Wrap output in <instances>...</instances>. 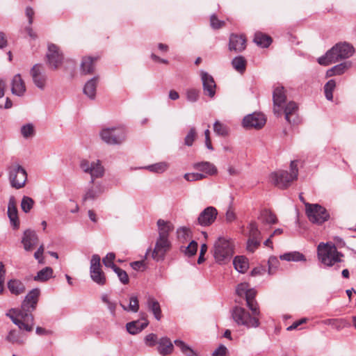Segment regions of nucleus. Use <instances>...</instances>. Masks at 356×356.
<instances>
[{
    "instance_id": "obj_1",
    "label": "nucleus",
    "mask_w": 356,
    "mask_h": 356,
    "mask_svg": "<svg viewBox=\"0 0 356 356\" xmlns=\"http://www.w3.org/2000/svg\"><path fill=\"white\" fill-rule=\"evenodd\" d=\"M40 290L38 288L31 290L23 300L20 309H11L6 315L21 330L31 332L34 325L32 312L35 310Z\"/></svg>"
},
{
    "instance_id": "obj_2",
    "label": "nucleus",
    "mask_w": 356,
    "mask_h": 356,
    "mask_svg": "<svg viewBox=\"0 0 356 356\" xmlns=\"http://www.w3.org/2000/svg\"><path fill=\"white\" fill-rule=\"evenodd\" d=\"M355 49L348 42H339L328 50L324 56L318 58V63L321 65H328L341 60L351 57Z\"/></svg>"
},
{
    "instance_id": "obj_3",
    "label": "nucleus",
    "mask_w": 356,
    "mask_h": 356,
    "mask_svg": "<svg viewBox=\"0 0 356 356\" xmlns=\"http://www.w3.org/2000/svg\"><path fill=\"white\" fill-rule=\"evenodd\" d=\"M212 252L218 264H225L234 254V243L230 238L220 236L213 244Z\"/></svg>"
},
{
    "instance_id": "obj_4",
    "label": "nucleus",
    "mask_w": 356,
    "mask_h": 356,
    "mask_svg": "<svg viewBox=\"0 0 356 356\" xmlns=\"http://www.w3.org/2000/svg\"><path fill=\"white\" fill-rule=\"evenodd\" d=\"M318 260L325 266L331 267L340 263L343 254L337 250V247L332 243H320L317 247Z\"/></svg>"
},
{
    "instance_id": "obj_5",
    "label": "nucleus",
    "mask_w": 356,
    "mask_h": 356,
    "mask_svg": "<svg viewBox=\"0 0 356 356\" xmlns=\"http://www.w3.org/2000/svg\"><path fill=\"white\" fill-rule=\"evenodd\" d=\"M298 173L296 161H292L290 164V172L285 170H278L272 172L270 175V180L279 188L285 189L293 181L297 179Z\"/></svg>"
},
{
    "instance_id": "obj_6",
    "label": "nucleus",
    "mask_w": 356,
    "mask_h": 356,
    "mask_svg": "<svg viewBox=\"0 0 356 356\" xmlns=\"http://www.w3.org/2000/svg\"><path fill=\"white\" fill-rule=\"evenodd\" d=\"M232 316L238 325H242L248 329L258 327L260 325V314H251L243 307L236 306L232 311Z\"/></svg>"
},
{
    "instance_id": "obj_7",
    "label": "nucleus",
    "mask_w": 356,
    "mask_h": 356,
    "mask_svg": "<svg viewBox=\"0 0 356 356\" xmlns=\"http://www.w3.org/2000/svg\"><path fill=\"white\" fill-rule=\"evenodd\" d=\"M305 213L310 222L321 225L328 220L330 215L325 208L318 204L305 203Z\"/></svg>"
},
{
    "instance_id": "obj_8",
    "label": "nucleus",
    "mask_w": 356,
    "mask_h": 356,
    "mask_svg": "<svg viewBox=\"0 0 356 356\" xmlns=\"http://www.w3.org/2000/svg\"><path fill=\"white\" fill-rule=\"evenodd\" d=\"M100 136L103 141L110 145H118L125 139V132L122 128L112 127L105 128L100 132Z\"/></svg>"
},
{
    "instance_id": "obj_9",
    "label": "nucleus",
    "mask_w": 356,
    "mask_h": 356,
    "mask_svg": "<svg viewBox=\"0 0 356 356\" xmlns=\"http://www.w3.org/2000/svg\"><path fill=\"white\" fill-rule=\"evenodd\" d=\"M8 177L11 186L15 189H20L25 186L27 174L21 165H13L9 168Z\"/></svg>"
},
{
    "instance_id": "obj_10",
    "label": "nucleus",
    "mask_w": 356,
    "mask_h": 356,
    "mask_svg": "<svg viewBox=\"0 0 356 356\" xmlns=\"http://www.w3.org/2000/svg\"><path fill=\"white\" fill-rule=\"evenodd\" d=\"M101 259L98 254H93L90 259V275L92 280L99 286L106 283V277L101 268Z\"/></svg>"
},
{
    "instance_id": "obj_11",
    "label": "nucleus",
    "mask_w": 356,
    "mask_h": 356,
    "mask_svg": "<svg viewBox=\"0 0 356 356\" xmlns=\"http://www.w3.org/2000/svg\"><path fill=\"white\" fill-rule=\"evenodd\" d=\"M80 168L83 172L91 175V183L94 182L95 179L104 175V170L99 161L90 162L88 160H82Z\"/></svg>"
},
{
    "instance_id": "obj_12",
    "label": "nucleus",
    "mask_w": 356,
    "mask_h": 356,
    "mask_svg": "<svg viewBox=\"0 0 356 356\" xmlns=\"http://www.w3.org/2000/svg\"><path fill=\"white\" fill-rule=\"evenodd\" d=\"M46 57L47 65L53 70L58 69L63 60V56L59 48L54 44L48 45Z\"/></svg>"
},
{
    "instance_id": "obj_13",
    "label": "nucleus",
    "mask_w": 356,
    "mask_h": 356,
    "mask_svg": "<svg viewBox=\"0 0 356 356\" xmlns=\"http://www.w3.org/2000/svg\"><path fill=\"white\" fill-rule=\"evenodd\" d=\"M217 215L218 211L215 207H208L199 214L196 224L202 227L210 226L215 222Z\"/></svg>"
},
{
    "instance_id": "obj_14",
    "label": "nucleus",
    "mask_w": 356,
    "mask_h": 356,
    "mask_svg": "<svg viewBox=\"0 0 356 356\" xmlns=\"http://www.w3.org/2000/svg\"><path fill=\"white\" fill-rule=\"evenodd\" d=\"M170 242L168 239L157 238L155 247L152 252V257L156 261H163L166 252L170 250Z\"/></svg>"
},
{
    "instance_id": "obj_15",
    "label": "nucleus",
    "mask_w": 356,
    "mask_h": 356,
    "mask_svg": "<svg viewBox=\"0 0 356 356\" xmlns=\"http://www.w3.org/2000/svg\"><path fill=\"white\" fill-rule=\"evenodd\" d=\"M266 123V118L264 114L254 113L246 115L243 120V127L245 128L261 129Z\"/></svg>"
},
{
    "instance_id": "obj_16",
    "label": "nucleus",
    "mask_w": 356,
    "mask_h": 356,
    "mask_svg": "<svg viewBox=\"0 0 356 356\" xmlns=\"http://www.w3.org/2000/svg\"><path fill=\"white\" fill-rule=\"evenodd\" d=\"M33 81L36 87L40 90H44L47 82V76L43 72L41 65L35 64L30 71Z\"/></svg>"
},
{
    "instance_id": "obj_17",
    "label": "nucleus",
    "mask_w": 356,
    "mask_h": 356,
    "mask_svg": "<svg viewBox=\"0 0 356 356\" xmlns=\"http://www.w3.org/2000/svg\"><path fill=\"white\" fill-rule=\"evenodd\" d=\"M7 214L13 228L14 229H17L19 227V220L18 217L17 202L14 196H10L9 198Z\"/></svg>"
},
{
    "instance_id": "obj_18",
    "label": "nucleus",
    "mask_w": 356,
    "mask_h": 356,
    "mask_svg": "<svg viewBox=\"0 0 356 356\" xmlns=\"http://www.w3.org/2000/svg\"><path fill=\"white\" fill-rule=\"evenodd\" d=\"M246 48V38L243 35L232 33L229 40V50L239 53Z\"/></svg>"
},
{
    "instance_id": "obj_19",
    "label": "nucleus",
    "mask_w": 356,
    "mask_h": 356,
    "mask_svg": "<svg viewBox=\"0 0 356 356\" xmlns=\"http://www.w3.org/2000/svg\"><path fill=\"white\" fill-rule=\"evenodd\" d=\"M201 79L202 81L204 93L210 97H213L216 94V85L213 76L207 72L202 71Z\"/></svg>"
},
{
    "instance_id": "obj_20",
    "label": "nucleus",
    "mask_w": 356,
    "mask_h": 356,
    "mask_svg": "<svg viewBox=\"0 0 356 356\" xmlns=\"http://www.w3.org/2000/svg\"><path fill=\"white\" fill-rule=\"evenodd\" d=\"M38 242V236L34 230L26 229L24 232L22 243L26 251H31Z\"/></svg>"
},
{
    "instance_id": "obj_21",
    "label": "nucleus",
    "mask_w": 356,
    "mask_h": 356,
    "mask_svg": "<svg viewBox=\"0 0 356 356\" xmlns=\"http://www.w3.org/2000/svg\"><path fill=\"white\" fill-rule=\"evenodd\" d=\"M273 99L274 103V113L277 115H280L282 104H284L286 100L283 87H277L275 88L273 94Z\"/></svg>"
},
{
    "instance_id": "obj_22",
    "label": "nucleus",
    "mask_w": 356,
    "mask_h": 356,
    "mask_svg": "<svg viewBox=\"0 0 356 356\" xmlns=\"http://www.w3.org/2000/svg\"><path fill=\"white\" fill-rule=\"evenodd\" d=\"M11 92L13 95L22 97L26 92V86L19 74L15 75L11 81Z\"/></svg>"
},
{
    "instance_id": "obj_23",
    "label": "nucleus",
    "mask_w": 356,
    "mask_h": 356,
    "mask_svg": "<svg viewBox=\"0 0 356 356\" xmlns=\"http://www.w3.org/2000/svg\"><path fill=\"white\" fill-rule=\"evenodd\" d=\"M148 324V321L145 318H143L141 320L134 321L127 323L126 328L129 334H136L144 330Z\"/></svg>"
},
{
    "instance_id": "obj_24",
    "label": "nucleus",
    "mask_w": 356,
    "mask_h": 356,
    "mask_svg": "<svg viewBox=\"0 0 356 356\" xmlns=\"http://www.w3.org/2000/svg\"><path fill=\"white\" fill-rule=\"evenodd\" d=\"M298 106L293 102H289L284 107L285 119L287 122L292 124H296L298 122L297 115Z\"/></svg>"
},
{
    "instance_id": "obj_25",
    "label": "nucleus",
    "mask_w": 356,
    "mask_h": 356,
    "mask_svg": "<svg viewBox=\"0 0 356 356\" xmlns=\"http://www.w3.org/2000/svg\"><path fill=\"white\" fill-rule=\"evenodd\" d=\"M256 291L254 289L250 290L244 295L246 305L254 314H261L257 302L255 300Z\"/></svg>"
},
{
    "instance_id": "obj_26",
    "label": "nucleus",
    "mask_w": 356,
    "mask_h": 356,
    "mask_svg": "<svg viewBox=\"0 0 356 356\" xmlns=\"http://www.w3.org/2000/svg\"><path fill=\"white\" fill-rule=\"evenodd\" d=\"M157 343V350L161 355L166 356L172 353L174 346L169 338L162 337Z\"/></svg>"
},
{
    "instance_id": "obj_27",
    "label": "nucleus",
    "mask_w": 356,
    "mask_h": 356,
    "mask_svg": "<svg viewBox=\"0 0 356 356\" xmlns=\"http://www.w3.org/2000/svg\"><path fill=\"white\" fill-rule=\"evenodd\" d=\"M159 228V238L168 239L169 234L173 230V225L169 221L163 219L157 220Z\"/></svg>"
},
{
    "instance_id": "obj_28",
    "label": "nucleus",
    "mask_w": 356,
    "mask_h": 356,
    "mask_svg": "<svg viewBox=\"0 0 356 356\" xmlns=\"http://www.w3.org/2000/svg\"><path fill=\"white\" fill-rule=\"evenodd\" d=\"M7 287L11 294L19 296L25 292L26 287L24 284L17 279H11L7 283Z\"/></svg>"
},
{
    "instance_id": "obj_29",
    "label": "nucleus",
    "mask_w": 356,
    "mask_h": 356,
    "mask_svg": "<svg viewBox=\"0 0 356 356\" xmlns=\"http://www.w3.org/2000/svg\"><path fill=\"white\" fill-rule=\"evenodd\" d=\"M99 81V77L94 76L88 80L83 88V93L90 99H94L96 96V88Z\"/></svg>"
},
{
    "instance_id": "obj_30",
    "label": "nucleus",
    "mask_w": 356,
    "mask_h": 356,
    "mask_svg": "<svg viewBox=\"0 0 356 356\" xmlns=\"http://www.w3.org/2000/svg\"><path fill=\"white\" fill-rule=\"evenodd\" d=\"M97 60V58H92L90 56L83 58L81 63V73L83 74H92L95 70V63Z\"/></svg>"
},
{
    "instance_id": "obj_31",
    "label": "nucleus",
    "mask_w": 356,
    "mask_h": 356,
    "mask_svg": "<svg viewBox=\"0 0 356 356\" xmlns=\"http://www.w3.org/2000/svg\"><path fill=\"white\" fill-rule=\"evenodd\" d=\"M147 307L152 312L154 318L160 321L162 317L161 309L159 302L153 297L149 296L147 300Z\"/></svg>"
},
{
    "instance_id": "obj_32",
    "label": "nucleus",
    "mask_w": 356,
    "mask_h": 356,
    "mask_svg": "<svg viewBox=\"0 0 356 356\" xmlns=\"http://www.w3.org/2000/svg\"><path fill=\"white\" fill-rule=\"evenodd\" d=\"M104 191V188L103 186L100 184H95L86 191L83 197V201L95 200Z\"/></svg>"
},
{
    "instance_id": "obj_33",
    "label": "nucleus",
    "mask_w": 356,
    "mask_h": 356,
    "mask_svg": "<svg viewBox=\"0 0 356 356\" xmlns=\"http://www.w3.org/2000/svg\"><path fill=\"white\" fill-rule=\"evenodd\" d=\"M350 66V62L341 63L328 70L326 72V76L330 77L335 75H341L343 74L348 69H349Z\"/></svg>"
},
{
    "instance_id": "obj_34",
    "label": "nucleus",
    "mask_w": 356,
    "mask_h": 356,
    "mask_svg": "<svg viewBox=\"0 0 356 356\" xmlns=\"http://www.w3.org/2000/svg\"><path fill=\"white\" fill-rule=\"evenodd\" d=\"M233 264L234 268L241 273H245L249 267L248 259L243 256L236 257L234 259Z\"/></svg>"
},
{
    "instance_id": "obj_35",
    "label": "nucleus",
    "mask_w": 356,
    "mask_h": 356,
    "mask_svg": "<svg viewBox=\"0 0 356 356\" xmlns=\"http://www.w3.org/2000/svg\"><path fill=\"white\" fill-rule=\"evenodd\" d=\"M194 168L210 175H214L217 172L216 166L208 161L197 163L194 165Z\"/></svg>"
},
{
    "instance_id": "obj_36",
    "label": "nucleus",
    "mask_w": 356,
    "mask_h": 356,
    "mask_svg": "<svg viewBox=\"0 0 356 356\" xmlns=\"http://www.w3.org/2000/svg\"><path fill=\"white\" fill-rule=\"evenodd\" d=\"M53 275V269L51 267H45L38 272L33 280L37 282H44L49 280Z\"/></svg>"
},
{
    "instance_id": "obj_37",
    "label": "nucleus",
    "mask_w": 356,
    "mask_h": 356,
    "mask_svg": "<svg viewBox=\"0 0 356 356\" xmlns=\"http://www.w3.org/2000/svg\"><path fill=\"white\" fill-rule=\"evenodd\" d=\"M254 42L261 47H268L272 42V39L266 34L257 32L255 33Z\"/></svg>"
},
{
    "instance_id": "obj_38",
    "label": "nucleus",
    "mask_w": 356,
    "mask_h": 356,
    "mask_svg": "<svg viewBox=\"0 0 356 356\" xmlns=\"http://www.w3.org/2000/svg\"><path fill=\"white\" fill-rule=\"evenodd\" d=\"M259 220L264 224H275L277 222L276 216L269 210L264 209L261 211Z\"/></svg>"
},
{
    "instance_id": "obj_39",
    "label": "nucleus",
    "mask_w": 356,
    "mask_h": 356,
    "mask_svg": "<svg viewBox=\"0 0 356 356\" xmlns=\"http://www.w3.org/2000/svg\"><path fill=\"white\" fill-rule=\"evenodd\" d=\"M323 323L325 325H331L332 327L335 328L337 330H341L345 327L349 325V323L343 318H337V319H327L323 321Z\"/></svg>"
},
{
    "instance_id": "obj_40",
    "label": "nucleus",
    "mask_w": 356,
    "mask_h": 356,
    "mask_svg": "<svg viewBox=\"0 0 356 356\" xmlns=\"http://www.w3.org/2000/svg\"><path fill=\"white\" fill-rule=\"evenodd\" d=\"M280 259L282 260H285L288 261H305V257L299 252H292L284 253L282 255H280Z\"/></svg>"
},
{
    "instance_id": "obj_41",
    "label": "nucleus",
    "mask_w": 356,
    "mask_h": 356,
    "mask_svg": "<svg viewBox=\"0 0 356 356\" xmlns=\"http://www.w3.org/2000/svg\"><path fill=\"white\" fill-rule=\"evenodd\" d=\"M232 65L238 72L243 73L245 70L246 60L244 57L238 56L232 60Z\"/></svg>"
},
{
    "instance_id": "obj_42",
    "label": "nucleus",
    "mask_w": 356,
    "mask_h": 356,
    "mask_svg": "<svg viewBox=\"0 0 356 356\" xmlns=\"http://www.w3.org/2000/svg\"><path fill=\"white\" fill-rule=\"evenodd\" d=\"M176 346L180 348L181 351L186 356H197L194 350L186 344L183 341L177 339L174 341Z\"/></svg>"
},
{
    "instance_id": "obj_43",
    "label": "nucleus",
    "mask_w": 356,
    "mask_h": 356,
    "mask_svg": "<svg viewBox=\"0 0 356 356\" xmlns=\"http://www.w3.org/2000/svg\"><path fill=\"white\" fill-rule=\"evenodd\" d=\"M336 88V82L334 79H330L324 86V92L326 99L329 101L333 99V91Z\"/></svg>"
},
{
    "instance_id": "obj_44",
    "label": "nucleus",
    "mask_w": 356,
    "mask_h": 356,
    "mask_svg": "<svg viewBox=\"0 0 356 356\" xmlns=\"http://www.w3.org/2000/svg\"><path fill=\"white\" fill-rule=\"evenodd\" d=\"M169 164L166 162H159L145 167L150 172L155 173H162L167 170Z\"/></svg>"
},
{
    "instance_id": "obj_45",
    "label": "nucleus",
    "mask_w": 356,
    "mask_h": 356,
    "mask_svg": "<svg viewBox=\"0 0 356 356\" xmlns=\"http://www.w3.org/2000/svg\"><path fill=\"white\" fill-rule=\"evenodd\" d=\"M248 238L260 239L261 232L258 229V225L256 222H251L248 225Z\"/></svg>"
},
{
    "instance_id": "obj_46",
    "label": "nucleus",
    "mask_w": 356,
    "mask_h": 356,
    "mask_svg": "<svg viewBox=\"0 0 356 356\" xmlns=\"http://www.w3.org/2000/svg\"><path fill=\"white\" fill-rule=\"evenodd\" d=\"M120 306L124 311L132 312L136 313L139 309V303L138 298L136 296H133L130 298L129 305L128 307H126L122 304H120Z\"/></svg>"
},
{
    "instance_id": "obj_47",
    "label": "nucleus",
    "mask_w": 356,
    "mask_h": 356,
    "mask_svg": "<svg viewBox=\"0 0 356 356\" xmlns=\"http://www.w3.org/2000/svg\"><path fill=\"white\" fill-rule=\"evenodd\" d=\"M213 131L217 135L221 136H226L229 134L227 127L218 120L213 124Z\"/></svg>"
},
{
    "instance_id": "obj_48",
    "label": "nucleus",
    "mask_w": 356,
    "mask_h": 356,
    "mask_svg": "<svg viewBox=\"0 0 356 356\" xmlns=\"http://www.w3.org/2000/svg\"><path fill=\"white\" fill-rule=\"evenodd\" d=\"M34 203L35 202L31 197L24 196L21 202V209L24 213H27L33 209Z\"/></svg>"
},
{
    "instance_id": "obj_49",
    "label": "nucleus",
    "mask_w": 356,
    "mask_h": 356,
    "mask_svg": "<svg viewBox=\"0 0 356 356\" xmlns=\"http://www.w3.org/2000/svg\"><path fill=\"white\" fill-rule=\"evenodd\" d=\"M191 234L190 229L186 227H181L177 230V238L183 243L191 238Z\"/></svg>"
},
{
    "instance_id": "obj_50",
    "label": "nucleus",
    "mask_w": 356,
    "mask_h": 356,
    "mask_svg": "<svg viewBox=\"0 0 356 356\" xmlns=\"http://www.w3.org/2000/svg\"><path fill=\"white\" fill-rule=\"evenodd\" d=\"M197 246V243L195 241H192L188 246L184 248L181 247V249L186 256L192 257L196 254Z\"/></svg>"
},
{
    "instance_id": "obj_51",
    "label": "nucleus",
    "mask_w": 356,
    "mask_h": 356,
    "mask_svg": "<svg viewBox=\"0 0 356 356\" xmlns=\"http://www.w3.org/2000/svg\"><path fill=\"white\" fill-rule=\"evenodd\" d=\"M21 134L24 138H28L33 136L35 134L34 127L32 124L28 123L21 127Z\"/></svg>"
},
{
    "instance_id": "obj_52",
    "label": "nucleus",
    "mask_w": 356,
    "mask_h": 356,
    "mask_svg": "<svg viewBox=\"0 0 356 356\" xmlns=\"http://www.w3.org/2000/svg\"><path fill=\"white\" fill-rule=\"evenodd\" d=\"M197 131L195 127H191L184 138V144L187 146H192L197 138Z\"/></svg>"
},
{
    "instance_id": "obj_53",
    "label": "nucleus",
    "mask_w": 356,
    "mask_h": 356,
    "mask_svg": "<svg viewBox=\"0 0 356 356\" xmlns=\"http://www.w3.org/2000/svg\"><path fill=\"white\" fill-rule=\"evenodd\" d=\"M6 340L13 343H22L23 339L19 335V333L16 330H10L6 337Z\"/></svg>"
},
{
    "instance_id": "obj_54",
    "label": "nucleus",
    "mask_w": 356,
    "mask_h": 356,
    "mask_svg": "<svg viewBox=\"0 0 356 356\" xmlns=\"http://www.w3.org/2000/svg\"><path fill=\"white\" fill-rule=\"evenodd\" d=\"M113 270L117 274L120 281L123 284H127L129 283V276L125 270L121 269L120 268H119L118 266L115 267Z\"/></svg>"
},
{
    "instance_id": "obj_55",
    "label": "nucleus",
    "mask_w": 356,
    "mask_h": 356,
    "mask_svg": "<svg viewBox=\"0 0 356 356\" xmlns=\"http://www.w3.org/2000/svg\"><path fill=\"white\" fill-rule=\"evenodd\" d=\"M115 258V255L113 252L108 253L105 257L103 258V264L105 266L112 268L113 270L117 267V266L113 263V261Z\"/></svg>"
},
{
    "instance_id": "obj_56",
    "label": "nucleus",
    "mask_w": 356,
    "mask_h": 356,
    "mask_svg": "<svg viewBox=\"0 0 356 356\" xmlns=\"http://www.w3.org/2000/svg\"><path fill=\"white\" fill-rule=\"evenodd\" d=\"M260 239L248 238L247 242V250L253 252L260 245Z\"/></svg>"
},
{
    "instance_id": "obj_57",
    "label": "nucleus",
    "mask_w": 356,
    "mask_h": 356,
    "mask_svg": "<svg viewBox=\"0 0 356 356\" xmlns=\"http://www.w3.org/2000/svg\"><path fill=\"white\" fill-rule=\"evenodd\" d=\"M184 177L188 181H193L202 179L205 176L201 173H186Z\"/></svg>"
},
{
    "instance_id": "obj_58",
    "label": "nucleus",
    "mask_w": 356,
    "mask_h": 356,
    "mask_svg": "<svg viewBox=\"0 0 356 356\" xmlns=\"http://www.w3.org/2000/svg\"><path fill=\"white\" fill-rule=\"evenodd\" d=\"M211 26L214 29H218L225 25V22L219 20L215 15H212L210 19Z\"/></svg>"
},
{
    "instance_id": "obj_59",
    "label": "nucleus",
    "mask_w": 356,
    "mask_h": 356,
    "mask_svg": "<svg viewBox=\"0 0 356 356\" xmlns=\"http://www.w3.org/2000/svg\"><path fill=\"white\" fill-rule=\"evenodd\" d=\"M250 290L249 284L246 282L239 284L236 287V293L243 297Z\"/></svg>"
},
{
    "instance_id": "obj_60",
    "label": "nucleus",
    "mask_w": 356,
    "mask_h": 356,
    "mask_svg": "<svg viewBox=\"0 0 356 356\" xmlns=\"http://www.w3.org/2000/svg\"><path fill=\"white\" fill-rule=\"evenodd\" d=\"M186 95L189 102H195L198 99L199 91L195 89H189L187 90Z\"/></svg>"
},
{
    "instance_id": "obj_61",
    "label": "nucleus",
    "mask_w": 356,
    "mask_h": 356,
    "mask_svg": "<svg viewBox=\"0 0 356 356\" xmlns=\"http://www.w3.org/2000/svg\"><path fill=\"white\" fill-rule=\"evenodd\" d=\"M157 342V336L155 334L151 333L145 337V343L148 346H154Z\"/></svg>"
},
{
    "instance_id": "obj_62",
    "label": "nucleus",
    "mask_w": 356,
    "mask_h": 356,
    "mask_svg": "<svg viewBox=\"0 0 356 356\" xmlns=\"http://www.w3.org/2000/svg\"><path fill=\"white\" fill-rule=\"evenodd\" d=\"M25 15L29 19V24L31 25L33 22V16L35 15L33 8L27 6L25 10Z\"/></svg>"
},
{
    "instance_id": "obj_63",
    "label": "nucleus",
    "mask_w": 356,
    "mask_h": 356,
    "mask_svg": "<svg viewBox=\"0 0 356 356\" xmlns=\"http://www.w3.org/2000/svg\"><path fill=\"white\" fill-rule=\"evenodd\" d=\"M227 352V348L224 345H220L212 353V356H225Z\"/></svg>"
},
{
    "instance_id": "obj_64",
    "label": "nucleus",
    "mask_w": 356,
    "mask_h": 356,
    "mask_svg": "<svg viewBox=\"0 0 356 356\" xmlns=\"http://www.w3.org/2000/svg\"><path fill=\"white\" fill-rule=\"evenodd\" d=\"M44 250V245L42 244L34 254L35 259L38 260L39 263H42V256L43 254Z\"/></svg>"
}]
</instances>
